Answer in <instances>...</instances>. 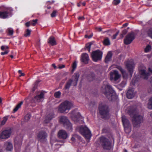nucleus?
Wrapping results in <instances>:
<instances>
[{
	"label": "nucleus",
	"mask_w": 152,
	"mask_h": 152,
	"mask_svg": "<svg viewBox=\"0 0 152 152\" xmlns=\"http://www.w3.org/2000/svg\"><path fill=\"white\" fill-rule=\"evenodd\" d=\"M127 113L132 117V121L134 127H140V124L143 122V116L139 114L136 109L133 108L128 110Z\"/></svg>",
	"instance_id": "1"
},
{
	"label": "nucleus",
	"mask_w": 152,
	"mask_h": 152,
	"mask_svg": "<svg viewBox=\"0 0 152 152\" xmlns=\"http://www.w3.org/2000/svg\"><path fill=\"white\" fill-rule=\"evenodd\" d=\"M101 91L110 100H113L116 97L115 92L107 82H104Z\"/></svg>",
	"instance_id": "2"
},
{
	"label": "nucleus",
	"mask_w": 152,
	"mask_h": 152,
	"mask_svg": "<svg viewBox=\"0 0 152 152\" xmlns=\"http://www.w3.org/2000/svg\"><path fill=\"white\" fill-rule=\"evenodd\" d=\"M76 130L87 139L89 140L91 138V133L86 126H78Z\"/></svg>",
	"instance_id": "3"
},
{
	"label": "nucleus",
	"mask_w": 152,
	"mask_h": 152,
	"mask_svg": "<svg viewBox=\"0 0 152 152\" xmlns=\"http://www.w3.org/2000/svg\"><path fill=\"white\" fill-rule=\"evenodd\" d=\"M72 107L73 104L71 102L65 101L62 102L59 106L58 111L60 113L68 111Z\"/></svg>",
	"instance_id": "4"
},
{
	"label": "nucleus",
	"mask_w": 152,
	"mask_h": 152,
	"mask_svg": "<svg viewBox=\"0 0 152 152\" xmlns=\"http://www.w3.org/2000/svg\"><path fill=\"white\" fill-rule=\"evenodd\" d=\"M99 108L100 113L102 116V118L107 119L109 117L107 106L104 104H100Z\"/></svg>",
	"instance_id": "5"
},
{
	"label": "nucleus",
	"mask_w": 152,
	"mask_h": 152,
	"mask_svg": "<svg viewBox=\"0 0 152 152\" xmlns=\"http://www.w3.org/2000/svg\"><path fill=\"white\" fill-rule=\"evenodd\" d=\"M139 74L140 75V77L144 79H147L148 76L150 75V73H152V70L149 69V72H146V68L143 65H141L139 68Z\"/></svg>",
	"instance_id": "6"
},
{
	"label": "nucleus",
	"mask_w": 152,
	"mask_h": 152,
	"mask_svg": "<svg viewBox=\"0 0 152 152\" xmlns=\"http://www.w3.org/2000/svg\"><path fill=\"white\" fill-rule=\"evenodd\" d=\"M100 141L103 149L109 150L112 148L111 142L108 139L102 137L100 138Z\"/></svg>",
	"instance_id": "7"
},
{
	"label": "nucleus",
	"mask_w": 152,
	"mask_h": 152,
	"mask_svg": "<svg viewBox=\"0 0 152 152\" xmlns=\"http://www.w3.org/2000/svg\"><path fill=\"white\" fill-rule=\"evenodd\" d=\"M60 121L62 123L66 129L71 131H72V125L66 117H61L60 118Z\"/></svg>",
	"instance_id": "8"
},
{
	"label": "nucleus",
	"mask_w": 152,
	"mask_h": 152,
	"mask_svg": "<svg viewBox=\"0 0 152 152\" xmlns=\"http://www.w3.org/2000/svg\"><path fill=\"white\" fill-rule=\"evenodd\" d=\"M102 53L99 50H96L92 52L91 57L93 60L96 62L101 59L102 56Z\"/></svg>",
	"instance_id": "9"
},
{
	"label": "nucleus",
	"mask_w": 152,
	"mask_h": 152,
	"mask_svg": "<svg viewBox=\"0 0 152 152\" xmlns=\"http://www.w3.org/2000/svg\"><path fill=\"white\" fill-rule=\"evenodd\" d=\"M122 121L125 132L127 133L131 131V127L129 121L124 116H122Z\"/></svg>",
	"instance_id": "10"
},
{
	"label": "nucleus",
	"mask_w": 152,
	"mask_h": 152,
	"mask_svg": "<svg viewBox=\"0 0 152 152\" xmlns=\"http://www.w3.org/2000/svg\"><path fill=\"white\" fill-rule=\"evenodd\" d=\"M11 133L10 129L4 130L0 134V138L2 139L6 140L10 137Z\"/></svg>",
	"instance_id": "11"
},
{
	"label": "nucleus",
	"mask_w": 152,
	"mask_h": 152,
	"mask_svg": "<svg viewBox=\"0 0 152 152\" xmlns=\"http://www.w3.org/2000/svg\"><path fill=\"white\" fill-rule=\"evenodd\" d=\"M134 39V33L132 32L127 35L124 39V43L126 45H128L133 41Z\"/></svg>",
	"instance_id": "12"
},
{
	"label": "nucleus",
	"mask_w": 152,
	"mask_h": 152,
	"mask_svg": "<svg viewBox=\"0 0 152 152\" xmlns=\"http://www.w3.org/2000/svg\"><path fill=\"white\" fill-rule=\"evenodd\" d=\"M71 117L72 120L75 122H77L79 120V119H81L82 120L83 119L82 117L80 114L75 110L73 111L71 113Z\"/></svg>",
	"instance_id": "13"
},
{
	"label": "nucleus",
	"mask_w": 152,
	"mask_h": 152,
	"mask_svg": "<svg viewBox=\"0 0 152 152\" xmlns=\"http://www.w3.org/2000/svg\"><path fill=\"white\" fill-rule=\"evenodd\" d=\"M110 77L111 80L116 81L118 79L121 77L118 72L116 70H114L110 73Z\"/></svg>",
	"instance_id": "14"
},
{
	"label": "nucleus",
	"mask_w": 152,
	"mask_h": 152,
	"mask_svg": "<svg viewBox=\"0 0 152 152\" xmlns=\"http://www.w3.org/2000/svg\"><path fill=\"white\" fill-rule=\"evenodd\" d=\"M126 65L127 68L130 73L131 76L133 72V68L134 66V63L132 61L128 62L126 63Z\"/></svg>",
	"instance_id": "15"
},
{
	"label": "nucleus",
	"mask_w": 152,
	"mask_h": 152,
	"mask_svg": "<svg viewBox=\"0 0 152 152\" xmlns=\"http://www.w3.org/2000/svg\"><path fill=\"white\" fill-rule=\"evenodd\" d=\"M58 136L59 138L63 139H66L68 137L66 132L63 130H60L59 131L58 133Z\"/></svg>",
	"instance_id": "16"
},
{
	"label": "nucleus",
	"mask_w": 152,
	"mask_h": 152,
	"mask_svg": "<svg viewBox=\"0 0 152 152\" xmlns=\"http://www.w3.org/2000/svg\"><path fill=\"white\" fill-rule=\"evenodd\" d=\"M47 136V134L44 131L40 132L38 135V138L39 140L41 142H43L45 140V138Z\"/></svg>",
	"instance_id": "17"
},
{
	"label": "nucleus",
	"mask_w": 152,
	"mask_h": 152,
	"mask_svg": "<svg viewBox=\"0 0 152 152\" xmlns=\"http://www.w3.org/2000/svg\"><path fill=\"white\" fill-rule=\"evenodd\" d=\"M44 99V94L43 92H41L39 95L36 96L34 99V101L36 102H39L42 101Z\"/></svg>",
	"instance_id": "18"
},
{
	"label": "nucleus",
	"mask_w": 152,
	"mask_h": 152,
	"mask_svg": "<svg viewBox=\"0 0 152 152\" xmlns=\"http://www.w3.org/2000/svg\"><path fill=\"white\" fill-rule=\"evenodd\" d=\"M135 95V93L134 92V89L133 88L129 89L126 94L127 97L129 99L133 98Z\"/></svg>",
	"instance_id": "19"
},
{
	"label": "nucleus",
	"mask_w": 152,
	"mask_h": 152,
	"mask_svg": "<svg viewBox=\"0 0 152 152\" xmlns=\"http://www.w3.org/2000/svg\"><path fill=\"white\" fill-rule=\"evenodd\" d=\"M80 76V74L78 72L75 73L73 76V78L74 80L73 81V86H75L77 85V82Z\"/></svg>",
	"instance_id": "20"
},
{
	"label": "nucleus",
	"mask_w": 152,
	"mask_h": 152,
	"mask_svg": "<svg viewBox=\"0 0 152 152\" xmlns=\"http://www.w3.org/2000/svg\"><path fill=\"white\" fill-rule=\"evenodd\" d=\"M48 42L50 45L52 46L55 45L56 42L54 37L52 36L50 37L48 39Z\"/></svg>",
	"instance_id": "21"
},
{
	"label": "nucleus",
	"mask_w": 152,
	"mask_h": 152,
	"mask_svg": "<svg viewBox=\"0 0 152 152\" xmlns=\"http://www.w3.org/2000/svg\"><path fill=\"white\" fill-rule=\"evenodd\" d=\"M89 60V56L86 53H83L82 56V61L83 62L86 64Z\"/></svg>",
	"instance_id": "22"
},
{
	"label": "nucleus",
	"mask_w": 152,
	"mask_h": 152,
	"mask_svg": "<svg viewBox=\"0 0 152 152\" xmlns=\"http://www.w3.org/2000/svg\"><path fill=\"white\" fill-rule=\"evenodd\" d=\"M5 146L6 147V150L7 151H11L12 149L13 146L12 143L10 142H6L5 143Z\"/></svg>",
	"instance_id": "23"
},
{
	"label": "nucleus",
	"mask_w": 152,
	"mask_h": 152,
	"mask_svg": "<svg viewBox=\"0 0 152 152\" xmlns=\"http://www.w3.org/2000/svg\"><path fill=\"white\" fill-rule=\"evenodd\" d=\"M112 52H109L107 54L105 58V62L106 63H107L109 61H110L112 57Z\"/></svg>",
	"instance_id": "24"
},
{
	"label": "nucleus",
	"mask_w": 152,
	"mask_h": 152,
	"mask_svg": "<svg viewBox=\"0 0 152 152\" xmlns=\"http://www.w3.org/2000/svg\"><path fill=\"white\" fill-rule=\"evenodd\" d=\"M9 12L7 11L0 12V18H7Z\"/></svg>",
	"instance_id": "25"
},
{
	"label": "nucleus",
	"mask_w": 152,
	"mask_h": 152,
	"mask_svg": "<svg viewBox=\"0 0 152 152\" xmlns=\"http://www.w3.org/2000/svg\"><path fill=\"white\" fill-rule=\"evenodd\" d=\"M14 142L15 149H18L19 148V138L18 136H17L15 138Z\"/></svg>",
	"instance_id": "26"
},
{
	"label": "nucleus",
	"mask_w": 152,
	"mask_h": 152,
	"mask_svg": "<svg viewBox=\"0 0 152 152\" xmlns=\"http://www.w3.org/2000/svg\"><path fill=\"white\" fill-rule=\"evenodd\" d=\"M72 83L73 85V82L72 80L71 79L69 80L66 84L65 86V89H69L71 86Z\"/></svg>",
	"instance_id": "27"
},
{
	"label": "nucleus",
	"mask_w": 152,
	"mask_h": 152,
	"mask_svg": "<svg viewBox=\"0 0 152 152\" xmlns=\"http://www.w3.org/2000/svg\"><path fill=\"white\" fill-rule=\"evenodd\" d=\"M53 115L52 114L48 115L46 118L45 120V123H48L49 121L53 118Z\"/></svg>",
	"instance_id": "28"
},
{
	"label": "nucleus",
	"mask_w": 152,
	"mask_h": 152,
	"mask_svg": "<svg viewBox=\"0 0 152 152\" xmlns=\"http://www.w3.org/2000/svg\"><path fill=\"white\" fill-rule=\"evenodd\" d=\"M147 107L148 109H152V96L149 99Z\"/></svg>",
	"instance_id": "29"
},
{
	"label": "nucleus",
	"mask_w": 152,
	"mask_h": 152,
	"mask_svg": "<svg viewBox=\"0 0 152 152\" xmlns=\"http://www.w3.org/2000/svg\"><path fill=\"white\" fill-rule=\"evenodd\" d=\"M103 43L105 45H109L110 44L109 39L107 38H106L104 40Z\"/></svg>",
	"instance_id": "30"
},
{
	"label": "nucleus",
	"mask_w": 152,
	"mask_h": 152,
	"mask_svg": "<svg viewBox=\"0 0 152 152\" xmlns=\"http://www.w3.org/2000/svg\"><path fill=\"white\" fill-rule=\"evenodd\" d=\"M31 115L29 114H28L24 117V120L25 121H28L30 119Z\"/></svg>",
	"instance_id": "31"
},
{
	"label": "nucleus",
	"mask_w": 152,
	"mask_h": 152,
	"mask_svg": "<svg viewBox=\"0 0 152 152\" xmlns=\"http://www.w3.org/2000/svg\"><path fill=\"white\" fill-rule=\"evenodd\" d=\"M8 118V116H7L4 117L3 118V120L1 122V125L2 126V125H4L5 124V123L6 122V121H7Z\"/></svg>",
	"instance_id": "32"
},
{
	"label": "nucleus",
	"mask_w": 152,
	"mask_h": 152,
	"mask_svg": "<svg viewBox=\"0 0 152 152\" xmlns=\"http://www.w3.org/2000/svg\"><path fill=\"white\" fill-rule=\"evenodd\" d=\"M61 94V92L59 91H57L55 93L54 96L56 98H59L60 97Z\"/></svg>",
	"instance_id": "33"
},
{
	"label": "nucleus",
	"mask_w": 152,
	"mask_h": 152,
	"mask_svg": "<svg viewBox=\"0 0 152 152\" xmlns=\"http://www.w3.org/2000/svg\"><path fill=\"white\" fill-rule=\"evenodd\" d=\"M7 34L8 35H12L13 33V31L12 29L11 28H8L7 29Z\"/></svg>",
	"instance_id": "34"
},
{
	"label": "nucleus",
	"mask_w": 152,
	"mask_h": 152,
	"mask_svg": "<svg viewBox=\"0 0 152 152\" xmlns=\"http://www.w3.org/2000/svg\"><path fill=\"white\" fill-rule=\"evenodd\" d=\"M151 46L150 45H148L145 48V51L146 53L148 52L151 50Z\"/></svg>",
	"instance_id": "35"
},
{
	"label": "nucleus",
	"mask_w": 152,
	"mask_h": 152,
	"mask_svg": "<svg viewBox=\"0 0 152 152\" xmlns=\"http://www.w3.org/2000/svg\"><path fill=\"white\" fill-rule=\"evenodd\" d=\"M31 31L28 29H27L26 31V33L24 34V36L26 37H28L30 36Z\"/></svg>",
	"instance_id": "36"
},
{
	"label": "nucleus",
	"mask_w": 152,
	"mask_h": 152,
	"mask_svg": "<svg viewBox=\"0 0 152 152\" xmlns=\"http://www.w3.org/2000/svg\"><path fill=\"white\" fill-rule=\"evenodd\" d=\"M148 36L152 39V28H150L147 32Z\"/></svg>",
	"instance_id": "37"
},
{
	"label": "nucleus",
	"mask_w": 152,
	"mask_h": 152,
	"mask_svg": "<svg viewBox=\"0 0 152 152\" xmlns=\"http://www.w3.org/2000/svg\"><path fill=\"white\" fill-rule=\"evenodd\" d=\"M38 21L37 19L33 20L32 21H31V25L33 26H34L37 23V21Z\"/></svg>",
	"instance_id": "38"
},
{
	"label": "nucleus",
	"mask_w": 152,
	"mask_h": 152,
	"mask_svg": "<svg viewBox=\"0 0 152 152\" xmlns=\"http://www.w3.org/2000/svg\"><path fill=\"white\" fill-rule=\"evenodd\" d=\"M19 109V103H18L16 107L14 108V109H13L12 113H14L15 112H16Z\"/></svg>",
	"instance_id": "39"
},
{
	"label": "nucleus",
	"mask_w": 152,
	"mask_h": 152,
	"mask_svg": "<svg viewBox=\"0 0 152 152\" xmlns=\"http://www.w3.org/2000/svg\"><path fill=\"white\" fill-rule=\"evenodd\" d=\"M91 45V43H89L88 44H86V48L88 49L89 52H90V48Z\"/></svg>",
	"instance_id": "40"
},
{
	"label": "nucleus",
	"mask_w": 152,
	"mask_h": 152,
	"mask_svg": "<svg viewBox=\"0 0 152 152\" xmlns=\"http://www.w3.org/2000/svg\"><path fill=\"white\" fill-rule=\"evenodd\" d=\"M120 2V0H114L113 1V4L115 5H117Z\"/></svg>",
	"instance_id": "41"
},
{
	"label": "nucleus",
	"mask_w": 152,
	"mask_h": 152,
	"mask_svg": "<svg viewBox=\"0 0 152 152\" xmlns=\"http://www.w3.org/2000/svg\"><path fill=\"white\" fill-rule=\"evenodd\" d=\"M117 68L120 70V71L121 72L122 74H123L124 75V76H125L124 75V69L121 67L120 66H118L117 67Z\"/></svg>",
	"instance_id": "42"
},
{
	"label": "nucleus",
	"mask_w": 152,
	"mask_h": 152,
	"mask_svg": "<svg viewBox=\"0 0 152 152\" xmlns=\"http://www.w3.org/2000/svg\"><path fill=\"white\" fill-rule=\"evenodd\" d=\"M77 67V64L75 61L73 63V65H72V71L73 72L75 70V69Z\"/></svg>",
	"instance_id": "43"
},
{
	"label": "nucleus",
	"mask_w": 152,
	"mask_h": 152,
	"mask_svg": "<svg viewBox=\"0 0 152 152\" xmlns=\"http://www.w3.org/2000/svg\"><path fill=\"white\" fill-rule=\"evenodd\" d=\"M136 78H134L133 80L132 81L131 84V85H134L135 84V83L137 82V81L136 80Z\"/></svg>",
	"instance_id": "44"
},
{
	"label": "nucleus",
	"mask_w": 152,
	"mask_h": 152,
	"mask_svg": "<svg viewBox=\"0 0 152 152\" xmlns=\"http://www.w3.org/2000/svg\"><path fill=\"white\" fill-rule=\"evenodd\" d=\"M57 11L56 10H54L53 12L51 13V15L52 17H54L56 16V13Z\"/></svg>",
	"instance_id": "45"
},
{
	"label": "nucleus",
	"mask_w": 152,
	"mask_h": 152,
	"mask_svg": "<svg viewBox=\"0 0 152 152\" xmlns=\"http://www.w3.org/2000/svg\"><path fill=\"white\" fill-rule=\"evenodd\" d=\"M119 33V31H118L117 33L114 35L112 37V39H115L116 38V37L117 36L118 33Z\"/></svg>",
	"instance_id": "46"
},
{
	"label": "nucleus",
	"mask_w": 152,
	"mask_h": 152,
	"mask_svg": "<svg viewBox=\"0 0 152 152\" xmlns=\"http://www.w3.org/2000/svg\"><path fill=\"white\" fill-rule=\"evenodd\" d=\"M9 50H6L4 52H1V55H4L5 54H7L9 52Z\"/></svg>",
	"instance_id": "47"
},
{
	"label": "nucleus",
	"mask_w": 152,
	"mask_h": 152,
	"mask_svg": "<svg viewBox=\"0 0 152 152\" xmlns=\"http://www.w3.org/2000/svg\"><path fill=\"white\" fill-rule=\"evenodd\" d=\"M92 36H93V34H91V35H90L89 36H88L87 35H85V37L86 38H88V39H90V38H91Z\"/></svg>",
	"instance_id": "48"
},
{
	"label": "nucleus",
	"mask_w": 152,
	"mask_h": 152,
	"mask_svg": "<svg viewBox=\"0 0 152 152\" xmlns=\"http://www.w3.org/2000/svg\"><path fill=\"white\" fill-rule=\"evenodd\" d=\"M127 32V31L126 30H124L123 31L122 34H121V38H122L123 37L124 35H125Z\"/></svg>",
	"instance_id": "49"
},
{
	"label": "nucleus",
	"mask_w": 152,
	"mask_h": 152,
	"mask_svg": "<svg viewBox=\"0 0 152 152\" xmlns=\"http://www.w3.org/2000/svg\"><path fill=\"white\" fill-rule=\"evenodd\" d=\"M76 136V135H73L71 139V140L73 142H75V137Z\"/></svg>",
	"instance_id": "50"
},
{
	"label": "nucleus",
	"mask_w": 152,
	"mask_h": 152,
	"mask_svg": "<svg viewBox=\"0 0 152 152\" xmlns=\"http://www.w3.org/2000/svg\"><path fill=\"white\" fill-rule=\"evenodd\" d=\"M126 84V81H124L121 83V85L122 87H124Z\"/></svg>",
	"instance_id": "51"
},
{
	"label": "nucleus",
	"mask_w": 152,
	"mask_h": 152,
	"mask_svg": "<svg viewBox=\"0 0 152 152\" xmlns=\"http://www.w3.org/2000/svg\"><path fill=\"white\" fill-rule=\"evenodd\" d=\"M124 75L125 76H124V75L123 74V77L124 78L126 79L127 78L128 76V74L126 73L124 71Z\"/></svg>",
	"instance_id": "52"
},
{
	"label": "nucleus",
	"mask_w": 152,
	"mask_h": 152,
	"mask_svg": "<svg viewBox=\"0 0 152 152\" xmlns=\"http://www.w3.org/2000/svg\"><path fill=\"white\" fill-rule=\"evenodd\" d=\"M30 25H31V23L30 21L26 23L25 24L26 26L27 27H29L30 26Z\"/></svg>",
	"instance_id": "53"
},
{
	"label": "nucleus",
	"mask_w": 152,
	"mask_h": 152,
	"mask_svg": "<svg viewBox=\"0 0 152 152\" xmlns=\"http://www.w3.org/2000/svg\"><path fill=\"white\" fill-rule=\"evenodd\" d=\"M24 74L23 73H22L21 71L20 70V77L23 76L24 75Z\"/></svg>",
	"instance_id": "54"
},
{
	"label": "nucleus",
	"mask_w": 152,
	"mask_h": 152,
	"mask_svg": "<svg viewBox=\"0 0 152 152\" xmlns=\"http://www.w3.org/2000/svg\"><path fill=\"white\" fill-rule=\"evenodd\" d=\"M84 19V18L83 16L79 17H78V19L80 20H83Z\"/></svg>",
	"instance_id": "55"
},
{
	"label": "nucleus",
	"mask_w": 152,
	"mask_h": 152,
	"mask_svg": "<svg viewBox=\"0 0 152 152\" xmlns=\"http://www.w3.org/2000/svg\"><path fill=\"white\" fill-rule=\"evenodd\" d=\"M65 67V66L64 65H62L61 66H59L58 67L59 69H61Z\"/></svg>",
	"instance_id": "56"
},
{
	"label": "nucleus",
	"mask_w": 152,
	"mask_h": 152,
	"mask_svg": "<svg viewBox=\"0 0 152 152\" xmlns=\"http://www.w3.org/2000/svg\"><path fill=\"white\" fill-rule=\"evenodd\" d=\"M5 46H2L1 47V49L2 50H4L5 49Z\"/></svg>",
	"instance_id": "57"
},
{
	"label": "nucleus",
	"mask_w": 152,
	"mask_h": 152,
	"mask_svg": "<svg viewBox=\"0 0 152 152\" xmlns=\"http://www.w3.org/2000/svg\"><path fill=\"white\" fill-rule=\"evenodd\" d=\"M128 25V23H126L123 25V27H125L127 26Z\"/></svg>",
	"instance_id": "58"
},
{
	"label": "nucleus",
	"mask_w": 152,
	"mask_h": 152,
	"mask_svg": "<svg viewBox=\"0 0 152 152\" xmlns=\"http://www.w3.org/2000/svg\"><path fill=\"white\" fill-rule=\"evenodd\" d=\"M52 66L54 68V69H56L57 68V67L56 66L55 64H52Z\"/></svg>",
	"instance_id": "59"
},
{
	"label": "nucleus",
	"mask_w": 152,
	"mask_h": 152,
	"mask_svg": "<svg viewBox=\"0 0 152 152\" xmlns=\"http://www.w3.org/2000/svg\"><path fill=\"white\" fill-rule=\"evenodd\" d=\"M96 28L99 31H101L102 30V29L100 27H97Z\"/></svg>",
	"instance_id": "60"
},
{
	"label": "nucleus",
	"mask_w": 152,
	"mask_h": 152,
	"mask_svg": "<svg viewBox=\"0 0 152 152\" xmlns=\"http://www.w3.org/2000/svg\"><path fill=\"white\" fill-rule=\"evenodd\" d=\"M149 114L150 116L152 118V112H150L149 113Z\"/></svg>",
	"instance_id": "61"
},
{
	"label": "nucleus",
	"mask_w": 152,
	"mask_h": 152,
	"mask_svg": "<svg viewBox=\"0 0 152 152\" xmlns=\"http://www.w3.org/2000/svg\"><path fill=\"white\" fill-rule=\"evenodd\" d=\"M23 104V102H21L20 103V106L21 105H22Z\"/></svg>",
	"instance_id": "62"
},
{
	"label": "nucleus",
	"mask_w": 152,
	"mask_h": 152,
	"mask_svg": "<svg viewBox=\"0 0 152 152\" xmlns=\"http://www.w3.org/2000/svg\"><path fill=\"white\" fill-rule=\"evenodd\" d=\"M82 4L83 5V6H85V4H86V3L85 2H83L82 3Z\"/></svg>",
	"instance_id": "63"
},
{
	"label": "nucleus",
	"mask_w": 152,
	"mask_h": 152,
	"mask_svg": "<svg viewBox=\"0 0 152 152\" xmlns=\"http://www.w3.org/2000/svg\"><path fill=\"white\" fill-rule=\"evenodd\" d=\"M5 49H8L9 48V47L7 46H5Z\"/></svg>",
	"instance_id": "64"
}]
</instances>
